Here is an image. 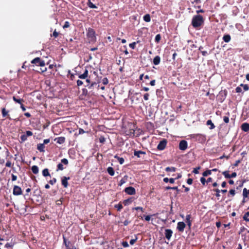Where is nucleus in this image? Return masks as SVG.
Returning <instances> with one entry per match:
<instances>
[{
    "mask_svg": "<svg viewBox=\"0 0 249 249\" xmlns=\"http://www.w3.org/2000/svg\"><path fill=\"white\" fill-rule=\"evenodd\" d=\"M204 22V19L202 16L200 15H196L193 16L191 24L195 28H197L202 25Z\"/></svg>",
    "mask_w": 249,
    "mask_h": 249,
    "instance_id": "1",
    "label": "nucleus"
},
{
    "mask_svg": "<svg viewBox=\"0 0 249 249\" xmlns=\"http://www.w3.org/2000/svg\"><path fill=\"white\" fill-rule=\"evenodd\" d=\"M87 36L89 42H95L96 41L95 31L91 28L87 29Z\"/></svg>",
    "mask_w": 249,
    "mask_h": 249,
    "instance_id": "2",
    "label": "nucleus"
},
{
    "mask_svg": "<svg viewBox=\"0 0 249 249\" xmlns=\"http://www.w3.org/2000/svg\"><path fill=\"white\" fill-rule=\"evenodd\" d=\"M63 244L65 245L66 249H76L74 246L70 241L67 240L66 237L63 235Z\"/></svg>",
    "mask_w": 249,
    "mask_h": 249,
    "instance_id": "3",
    "label": "nucleus"
},
{
    "mask_svg": "<svg viewBox=\"0 0 249 249\" xmlns=\"http://www.w3.org/2000/svg\"><path fill=\"white\" fill-rule=\"evenodd\" d=\"M31 63L40 67H43L45 65L44 61L41 60L39 57L35 58L31 61Z\"/></svg>",
    "mask_w": 249,
    "mask_h": 249,
    "instance_id": "4",
    "label": "nucleus"
},
{
    "mask_svg": "<svg viewBox=\"0 0 249 249\" xmlns=\"http://www.w3.org/2000/svg\"><path fill=\"white\" fill-rule=\"evenodd\" d=\"M69 163V161L67 159H63L61 160V163L58 164L57 166L56 171H58L59 170H63L64 168L62 164H64L66 165H67Z\"/></svg>",
    "mask_w": 249,
    "mask_h": 249,
    "instance_id": "5",
    "label": "nucleus"
},
{
    "mask_svg": "<svg viewBox=\"0 0 249 249\" xmlns=\"http://www.w3.org/2000/svg\"><path fill=\"white\" fill-rule=\"evenodd\" d=\"M167 143V141L165 139H163L160 141L157 146V149L159 150H163L165 149Z\"/></svg>",
    "mask_w": 249,
    "mask_h": 249,
    "instance_id": "6",
    "label": "nucleus"
},
{
    "mask_svg": "<svg viewBox=\"0 0 249 249\" xmlns=\"http://www.w3.org/2000/svg\"><path fill=\"white\" fill-rule=\"evenodd\" d=\"M13 194L14 196H19L22 195V191L21 188L17 185H15L13 188Z\"/></svg>",
    "mask_w": 249,
    "mask_h": 249,
    "instance_id": "7",
    "label": "nucleus"
},
{
    "mask_svg": "<svg viewBox=\"0 0 249 249\" xmlns=\"http://www.w3.org/2000/svg\"><path fill=\"white\" fill-rule=\"evenodd\" d=\"M188 147V143L185 140H181L179 143V149L180 150L184 151Z\"/></svg>",
    "mask_w": 249,
    "mask_h": 249,
    "instance_id": "8",
    "label": "nucleus"
},
{
    "mask_svg": "<svg viewBox=\"0 0 249 249\" xmlns=\"http://www.w3.org/2000/svg\"><path fill=\"white\" fill-rule=\"evenodd\" d=\"M229 171H225L222 172V174L224 176L225 178H235L237 176L236 172H233L231 174H229Z\"/></svg>",
    "mask_w": 249,
    "mask_h": 249,
    "instance_id": "9",
    "label": "nucleus"
},
{
    "mask_svg": "<svg viewBox=\"0 0 249 249\" xmlns=\"http://www.w3.org/2000/svg\"><path fill=\"white\" fill-rule=\"evenodd\" d=\"M227 95V91L225 89L224 90H221L219 92V98L221 102H222L226 98Z\"/></svg>",
    "mask_w": 249,
    "mask_h": 249,
    "instance_id": "10",
    "label": "nucleus"
},
{
    "mask_svg": "<svg viewBox=\"0 0 249 249\" xmlns=\"http://www.w3.org/2000/svg\"><path fill=\"white\" fill-rule=\"evenodd\" d=\"M124 192L128 195H132L136 194L135 189L133 187H128L125 188Z\"/></svg>",
    "mask_w": 249,
    "mask_h": 249,
    "instance_id": "11",
    "label": "nucleus"
},
{
    "mask_svg": "<svg viewBox=\"0 0 249 249\" xmlns=\"http://www.w3.org/2000/svg\"><path fill=\"white\" fill-rule=\"evenodd\" d=\"M185 227L186 224L183 222H178L177 224V229L180 232H183Z\"/></svg>",
    "mask_w": 249,
    "mask_h": 249,
    "instance_id": "12",
    "label": "nucleus"
},
{
    "mask_svg": "<svg viewBox=\"0 0 249 249\" xmlns=\"http://www.w3.org/2000/svg\"><path fill=\"white\" fill-rule=\"evenodd\" d=\"M70 179V177H63L62 178V185L65 187L67 188L68 186V180Z\"/></svg>",
    "mask_w": 249,
    "mask_h": 249,
    "instance_id": "13",
    "label": "nucleus"
},
{
    "mask_svg": "<svg viewBox=\"0 0 249 249\" xmlns=\"http://www.w3.org/2000/svg\"><path fill=\"white\" fill-rule=\"evenodd\" d=\"M9 111L6 110L5 107H3L1 109V113L2 116L3 118H6L11 120V118L10 117L9 114H8Z\"/></svg>",
    "mask_w": 249,
    "mask_h": 249,
    "instance_id": "14",
    "label": "nucleus"
},
{
    "mask_svg": "<svg viewBox=\"0 0 249 249\" xmlns=\"http://www.w3.org/2000/svg\"><path fill=\"white\" fill-rule=\"evenodd\" d=\"M173 231L171 229H166L165 231V237L169 240L172 235Z\"/></svg>",
    "mask_w": 249,
    "mask_h": 249,
    "instance_id": "15",
    "label": "nucleus"
},
{
    "mask_svg": "<svg viewBox=\"0 0 249 249\" xmlns=\"http://www.w3.org/2000/svg\"><path fill=\"white\" fill-rule=\"evenodd\" d=\"M54 141L57 143L63 144L65 142V138L64 137H59L54 139Z\"/></svg>",
    "mask_w": 249,
    "mask_h": 249,
    "instance_id": "16",
    "label": "nucleus"
},
{
    "mask_svg": "<svg viewBox=\"0 0 249 249\" xmlns=\"http://www.w3.org/2000/svg\"><path fill=\"white\" fill-rule=\"evenodd\" d=\"M146 153L144 151H141V150H135L134 151V155L135 156L137 157L138 158L141 157V155H145Z\"/></svg>",
    "mask_w": 249,
    "mask_h": 249,
    "instance_id": "17",
    "label": "nucleus"
},
{
    "mask_svg": "<svg viewBox=\"0 0 249 249\" xmlns=\"http://www.w3.org/2000/svg\"><path fill=\"white\" fill-rule=\"evenodd\" d=\"M241 129L244 132H248L249 131V124L245 123H243L241 126Z\"/></svg>",
    "mask_w": 249,
    "mask_h": 249,
    "instance_id": "18",
    "label": "nucleus"
},
{
    "mask_svg": "<svg viewBox=\"0 0 249 249\" xmlns=\"http://www.w3.org/2000/svg\"><path fill=\"white\" fill-rule=\"evenodd\" d=\"M191 215L187 214L186 216V222L189 228H191L192 226V221L191 220Z\"/></svg>",
    "mask_w": 249,
    "mask_h": 249,
    "instance_id": "19",
    "label": "nucleus"
},
{
    "mask_svg": "<svg viewBox=\"0 0 249 249\" xmlns=\"http://www.w3.org/2000/svg\"><path fill=\"white\" fill-rule=\"evenodd\" d=\"M88 73H89L87 69H86L83 74H79L78 75V77L79 78L82 79H86V78H88Z\"/></svg>",
    "mask_w": 249,
    "mask_h": 249,
    "instance_id": "20",
    "label": "nucleus"
},
{
    "mask_svg": "<svg viewBox=\"0 0 249 249\" xmlns=\"http://www.w3.org/2000/svg\"><path fill=\"white\" fill-rule=\"evenodd\" d=\"M160 57L159 55L156 56L153 59V64L155 65H158L160 63Z\"/></svg>",
    "mask_w": 249,
    "mask_h": 249,
    "instance_id": "21",
    "label": "nucleus"
},
{
    "mask_svg": "<svg viewBox=\"0 0 249 249\" xmlns=\"http://www.w3.org/2000/svg\"><path fill=\"white\" fill-rule=\"evenodd\" d=\"M13 99L16 103L20 105L22 104L23 102H24V100L23 99L18 98L15 96L13 97Z\"/></svg>",
    "mask_w": 249,
    "mask_h": 249,
    "instance_id": "22",
    "label": "nucleus"
},
{
    "mask_svg": "<svg viewBox=\"0 0 249 249\" xmlns=\"http://www.w3.org/2000/svg\"><path fill=\"white\" fill-rule=\"evenodd\" d=\"M82 91V92L80 96L82 99H84L88 95V90L86 89H83Z\"/></svg>",
    "mask_w": 249,
    "mask_h": 249,
    "instance_id": "23",
    "label": "nucleus"
},
{
    "mask_svg": "<svg viewBox=\"0 0 249 249\" xmlns=\"http://www.w3.org/2000/svg\"><path fill=\"white\" fill-rule=\"evenodd\" d=\"M127 178H128V176L125 175L124 177L123 178H122L120 181H119V183H118V185L119 186H122L123 184H124V183H125V182L126 181V180H127Z\"/></svg>",
    "mask_w": 249,
    "mask_h": 249,
    "instance_id": "24",
    "label": "nucleus"
},
{
    "mask_svg": "<svg viewBox=\"0 0 249 249\" xmlns=\"http://www.w3.org/2000/svg\"><path fill=\"white\" fill-rule=\"evenodd\" d=\"M223 39L226 43L229 42L231 39L230 35L228 34L225 35L223 37Z\"/></svg>",
    "mask_w": 249,
    "mask_h": 249,
    "instance_id": "25",
    "label": "nucleus"
},
{
    "mask_svg": "<svg viewBox=\"0 0 249 249\" xmlns=\"http://www.w3.org/2000/svg\"><path fill=\"white\" fill-rule=\"evenodd\" d=\"M206 124L207 125L210 126L209 127L210 129H213L215 128V125H214L211 120H208L206 122Z\"/></svg>",
    "mask_w": 249,
    "mask_h": 249,
    "instance_id": "26",
    "label": "nucleus"
},
{
    "mask_svg": "<svg viewBox=\"0 0 249 249\" xmlns=\"http://www.w3.org/2000/svg\"><path fill=\"white\" fill-rule=\"evenodd\" d=\"M45 146L42 143H39L37 145V149L40 152H44V151Z\"/></svg>",
    "mask_w": 249,
    "mask_h": 249,
    "instance_id": "27",
    "label": "nucleus"
},
{
    "mask_svg": "<svg viewBox=\"0 0 249 249\" xmlns=\"http://www.w3.org/2000/svg\"><path fill=\"white\" fill-rule=\"evenodd\" d=\"M114 158L118 160L120 164H123L124 162V160L123 158L119 157L117 155L114 156Z\"/></svg>",
    "mask_w": 249,
    "mask_h": 249,
    "instance_id": "28",
    "label": "nucleus"
},
{
    "mask_svg": "<svg viewBox=\"0 0 249 249\" xmlns=\"http://www.w3.org/2000/svg\"><path fill=\"white\" fill-rule=\"evenodd\" d=\"M249 195V191H248L247 188H245L243 190V196L244 199H245V198L248 197Z\"/></svg>",
    "mask_w": 249,
    "mask_h": 249,
    "instance_id": "29",
    "label": "nucleus"
},
{
    "mask_svg": "<svg viewBox=\"0 0 249 249\" xmlns=\"http://www.w3.org/2000/svg\"><path fill=\"white\" fill-rule=\"evenodd\" d=\"M107 172L111 176H114L115 173L113 168L111 167H109L107 168Z\"/></svg>",
    "mask_w": 249,
    "mask_h": 249,
    "instance_id": "30",
    "label": "nucleus"
},
{
    "mask_svg": "<svg viewBox=\"0 0 249 249\" xmlns=\"http://www.w3.org/2000/svg\"><path fill=\"white\" fill-rule=\"evenodd\" d=\"M143 20L147 22H149L151 20V17L149 14H147L143 16Z\"/></svg>",
    "mask_w": 249,
    "mask_h": 249,
    "instance_id": "31",
    "label": "nucleus"
},
{
    "mask_svg": "<svg viewBox=\"0 0 249 249\" xmlns=\"http://www.w3.org/2000/svg\"><path fill=\"white\" fill-rule=\"evenodd\" d=\"M87 5L90 8H97V7L91 1V0H88Z\"/></svg>",
    "mask_w": 249,
    "mask_h": 249,
    "instance_id": "32",
    "label": "nucleus"
},
{
    "mask_svg": "<svg viewBox=\"0 0 249 249\" xmlns=\"http://www.w3.org/2000/svg\"><path fill=\"white\" fill-rule=\"evenodd\" d=\"M31 169L33 173L35 174H37L38 173V168L36 165H33Z\"/></svg>",
    "mask_w": 249,
    "mask_h": 249,
    "instance_id": "33",
    "label": "nucleus"
},
{
    "mask_svg": "<svg viewBox=\"0 0 249 249\" xmlns=\"http://www.w3.org/2000/svg\"><path fill=\"white\" fill-rule=\"evenodd\" d=\"M177 168L174 167H167L165 170L166 172H175L176 171Z\"/></svg>",
    "mask_w": 249,
    "mask_h": 249,
    "instance_id": "34",
    "label": "nucleus"
},
{
    "mask_svg": "<svg viewBox=\"0 0 249 249\" xmlns=\"http://www.w3.org/2000/svg\"><path fill=\"white\" fill-rule=\"evenodd\" d=\"M42 175L44 177L50 176V174L49 172V170L47 168H45L42 171Z\"/></svg>",
    "mask_w": 249,
    "mask_h": 249,
    "instance_id": "35",
    "label": "nucleus"
},
{
    "mask_svg": "<svg viewBox=\"0 0 249 249\" xmlns=\"http://www.w3.org/2000/svg\"><path fill=\"white\" fill-rule=\"evenodd\" d=\"M212 174V170H207L202 173L203 177H207L208 175H210Z\"/></svg>",
    "mask_w": 249,
    "mask_h": 249,
    "instance_id": "36",
    "label": "nucleus"
},
{
    "mask_svg": "<svg viewBox=\"0 0 249 249\" xmlns=\"http://www.w3.org/2000/svg\"><path fill=\"white\" fill-rule=\"evenodd\" d=\"M249 216V212H247L244 214L243 217V219L245 221H249V218H248Z\"/></svg>",
    "mask_w": 249,
    "mask_h": 249,
    "instance_id": "37",
    "label": "nucleus"
},
{
    "mask_svg": "<svg viewBox=\"0 0 249 249\" xmlns=\"http://www.w3.org/2000/svg\"><path fill=\"white\" fill-rule=\"evenodd\" d=\"M132 202L131 198H128L127 199H125L123 203L125 206L127 205L128 204L131 203Z\"/></svg>",
    "mask_w": 249,
    "mask_h": 249,
    "instance_id": "38",
    "label": "nucleus"
},
{
    "mask_svg": "<svg viewBox=\"0 0 249 249\" xmlns=\"http://www.w3.org/2000/svg\"><path fill=\"white\" fill-rule=\"evenodd\" d=\"M240 87H242L245 91H247L249 89V87L247 84H241Z\"/></svg>",
    "mask_w": 249,
    "mask_h": 249,
    "instance_id": "39",
    "label": "nucleus"
},
{
    "mask_svg": "<svg viewBox=\"0 0 249 249\" xmlns=\"http://www.w3.org/2000/svg\"><path fill=\"white\" fill-rule=\"evenodd\" d=\"M161 39V36L160 34H158L156 36L155 41L157 43H159Z\"/></svg>",
    "mask_w": 249,
    "mask_h": 249,
    "instance_id": "40",
    "label": "nucleus"
},
{
    "mask_svg": "<svg viewBox=\"0 0 249 249\" xmlns=\"http://www.w3.org/2000/svg\"><path fill=\"white\" fill-rule=\"evenodd\" d=\"M115 208L117 209V211H120L123 209V206L122 204L119 203L115 205Z\"/></svg>",
    "mask_w": 249,
    "mask_h": 249,
    "instance_id": "41",
    "label": "nucleus"
},
{
    "mask_svg": "<svg viewBox=\"0 0 249 249\" xmlns=\"http://www.w3.org/2000/svg\"><path fill=\"white\" fill-rule=\"evenodd\" d=\"M20 139L21 140V142H24L27 140V137L26 136V135L25 134H23L20 136Z\"/></svg>",
    "mask_w": 249,
    "mask_h": 249,
    "instance_id": "42",
    "label": "nucleus"
},
{
    "mask_svg": "<svg viewBox=\"0 0 249 249\" xmlns=\"http://www.w3.org/2000/svg\"><path fill=\"white\" fill-rule=\"evenodd\" d=\"M137 240H138V237H137V235H135V239H132L130 240V244L131 245H133V244H134L135 243V242L137 241Z\"/></svg>",
    "mask_w": 249,
    "mask_h": 249,
    "instance_id": "43",
    "label": "nucleus"
},
{
    "mask_svg": "<svg viewBox=\"0 0 249 249\" xmlns=\"http://www.w3.org/2000/svg\"><path fill=\"white\" fill-rule=\"evenodd\" d=\"M138 42H139V41H137V42H132V43H130V44H129V46L131 48H132V49H134L135 48V47H136V43H138Z\"/></svg>",
    "mask_w": 249,
    "mask_h": 249,
    "instance_id": "44",
    "label": "nucleus"
},
{
    "mask_svg": "<svg viewBox=\"0 0 249 249\" xmlns=\"http://www.w3.org/2000/svg\"><path fill=\"white\" fill-rule=\"evenodd\" d=\"M213 191L216 192L215 196L216 197H219L220 196V192H221L220 190L218 189H213Z\"/></svg>",
    "mask_w": 249,
    "mask_h": 249,
    "instance_id": "45",
    "label": "nucleus"
},
{
    "mask_svg": "<svg viewBox=\"0 0 249 249\" xmlns=\"http://www.w3.org/2000/svg\"><path fill=\"white\" fill-rule=\"evenodd\" d=\"M86 82H87V85H85V87H87L88 88V87L89 86V85H90V83H91V79H90V76H89L87 79H86Z\"/></svg>",
    "mask_w": 249,
    "mask_h": 249,
    "instance_id": "46",
    "label": "nucleus"
},
{
    "mask_svg": "<svg viewBox=\"0 0 249 249\" xmlns=\"http://www.w3.org/2000/svg\"><path fill=\"white\" fill-rule=\"evenodd\" d=\"M200 168H201L200 166H198L196 168H194L193 171V173L194 174H198L199 173L198 170L200 169Z\"/></svg>",
    "mask_w": 249,
    "mask_h": 249,
    "instance_id": "47",
    "label": "nucleus"
},
{
    "mask_svg": "<svg viewBox=\"0 0 249 249\" xmlns=\"http://www.w3.org/2000/svg\"><path fill=\"white\" fill-rule=\"evenodd\" d=\"M70 27V23L69 21H66L64 23V25L63 26L64 29Z\"/></svg>",
    "mask_w": 249,
    "mask_h": 249,
    "instance_id": "48",
    "label": "nucleus"
},
{
    "mask_svg": "<svg viewBox=\"0 0 249 249\" xmlns=\"http://www.w3.org/2000/svg\"><path fill=\"white\" fill-rule=\"evenodd\" d=\"M102 83L104 85H107L108 83V79L107 77H105L102 79Z\"/></svg>",
    "mask_w": 249,
    "mask_h": 249,
    "instance_id": "49",
    "label": "nucleus"
},
{
    "mask_svg": "<svg viewBox=\"0 0 249 249\" xmlns=\"http://www.w3.org/2000/svg\"><path fill=\"white\" fill-rule=\"evenodd\" d=\"M25 135L28 137L29 136H32L33 135V133L32 131L28 130L26 131V134H25Z\"/></svg>",
    "mask_w": 249,
    "mask_h": 249,
    "instance_id": "50",
    "label": "nucleus"
},
{
    "mask_svg": "<svg viewBox=\"0 0 249 249\" xmlns=\"http://www.w3.org/2000/svg\"><path fill=\"white\" fill-rule=\"evenodd\" d=\"M200 182L203 185H205L206 180L204 177H201L200 179Z\"/></svg>",
    "mask_w": 249,
    "mask_h": 249,
    "instance_id": "51",
    "label": "nucleus"
},
{
    "mask_svg": "<svg viewBox=\"0 0 249 249\" xmlns=\"http://www.w3.org/2000/svg\"><path fill=\"white\" fill-rule=\"evenodd\" d=\"M56 182V179L55 178H53L52 179L50 180L49 182L51 185H53Z\"/></svg>",
    "mask_w": 249,
    "mask_h": 249,
    "instance_id": "52",
    "label": "nucleus"
},
{
    "mask_svg": "<svg viewBox=\"0 0 249 249\" xmlns=\"http://www.w3.org/2000/svg\"><path fill=\"white\" fill-rule=\"evenodd\" d=\"M223 121L224 122L227 124L229 122V116H224L223 117Z\"/></svg>",
    "mask_w": 249,
    "mask_h": 249,
    "instance_id": "53",
    "label": "nucleus"
},
{
    "mask_svg": "<svg viewBox=\"0 0 249 249\" xmlns=\"http://www.w3.org/2000/svg\"><path fill=\"white\" fill-rule=\"evenodd\" d=\"M122 245L124 248H127L129 247V245L126 241L122 242Z\"/></svg>",
    "mask_w": 249,
    "mask_h": 249,
    "instance_id": "54",
    "label": "nucleus"
},
{
    "mask_svg": "<svg viewBox=\"0 0 249 249\" xmlns=\"http://www.w3.org/2000/svg\"><path fill=\"white\" fill-rule=\"evenodd\" d=\"M105 138H104V137L103 136H101L100 138H99V142H100L102 143H104L105 142Z\"/></svg>",
    "mask_w": 249,
    "mask_h": 249,
    "instance_id": "55",
    "label": "nucleus"
},
{
    "mask_svg": "<svg viewBox=\"0 0 249 249\" xmlns=\"http://www.w3.org/2000/svg\"><path fill=\"white\" fill-rule=\"evenodd\" d=\"M149 94L148 93H145L143 95V98L145 100L147 101L149 99Z\"/></svg>",
    "mask_w": 249,
    "mask_h": 249,
    "instance_id": "56",
    "label": "nucleus"
},
{
    "mask_svg": "<svg viewBox=\"0 0 249 249\" xmlns=\"http://www.w3.org/2000/svg\"><path fill=\"white\" fill-rule=\"evenodd\" d=\"M235 91L236 93H240L242 92V89L240 87H237L235 89Z\"/></svg>",
    "mask_w": 249,
    "mask_h": 249,
    "instance_id": "57",
    "label": "nucleus"
},
{
    "mask_svg": "<svg viewBox=\"0 0 249 249\" xmlns=\"http://www.w3.org/2000/svg\"><path fill=\"white\" fill-rule=\"evenodd\" d=\"M134 133H135V130L133 128L132 129H130V131L128 133H127V135H134Z\"/></svg>",
    "mask_w": 249,
    "mask_h": 249,
    "instance_id": "58",
    "label": "nucleus"
},
{
    "mask_svg": "<svg viewBox=\"0 0 249 249\" xmlns=\"http://www.w3.org/2000/svg\"><path fill=\"white\" fill-rule=\"evenodd\" d=\"M95 85H96V82H92L90 83V85H89V86L88 87V88L89 89H91Z\"/></svg>",
    "mask_w": 249,
    "mask_h": 249,
    "instance_id": "59",
    "label": "nucleus"
},
{
    "mask_svg": "<svg viewBox=\"0 0 249 249\" xmlns=\"http://www.w3.org/2000/svg\"><path fill=\"white\" fill-rule=\"evenodd\" d=\"M229 194L231 195L232 196H234L235 194V191L233 189H231L229 191Z\"/></svg>",
    "mask_w": 249,
    "mask_h": 249,
    "instance_id": "60",
    "label": "nucleus"
},
{
    "mask_svg": "<svg viewBox=\"0 0 249 249\" xmlns=\"http://www.w3.org/2000/svg\"><path fill=\"white\" fill-rule=\"evenodd\" d=\"M59 35V33H58L57 32H56V30H55L53 33V36L54 37H57Z\"/></svg>",
    "mask_w": 249,
    "mask_h": 249,
    "instance_id": "61",
    "label": "nucleus"
},
{
    "mask_svg": "<svg viewBox=\"0 0 249 249\" xmlns=\"http://www.w3.org/2000/svg\"><path fill=\"white\" fill-rule=\"evenodd\" d=\"M12 180L13 181H16L17 179V176L14 175V174H12Z\"/></svg>",
    "mask_w": 249,
    "mask_h": 249,
    "instance_id": "62",
    "label": "nucleus"
},
{
    "mask_svg": "<svg viewBox=\"0 0 249 249\" xmlns=\"http://www.w3.org/2000/svg\"><path fill=\"white\" fill-rule=\"evenodd\" d=\"M5 165H6V167H11V165H12L11 162L10 161H9V160H8L6 162Z\"/></svg>",
    "mask_w": 249,
    "mask_h": 249,
    "instance_id": "63",
    "label": "nucleus"
},
{
    "mask_svg": "<svg viewBox=\"0 0 249 249\" xmlns=\"http://www.w3.org/2000/svg\"><path fill=\"white\" fill-rule=\"evenodd\" d=\"M187 183L189 184V185H191L193 183V179L191 178H189L187 180Z\"/></svg>",
    "mask_w": 249,
    "mask_h": 249,
    "instance_id": "64",
    "label": "nucleus"
}]
</instances>
